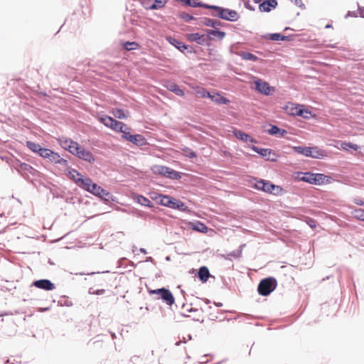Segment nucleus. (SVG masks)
<instances>
[{
  "mask_svg": "<svg viewBox=\"0 0 364 364\" xmlns=\"http://www.w3.org/2000/svg\"><path fill=\"white\" fill-rule=\"evenodd\" d=\"M154 194L155 196L152 197V198L156 200L161 205L181 211H186L188 210V207L180 200H177L169 196L159 193Z\"/></svg>",
  "mask_w": 364,
  "mask_h": 364,
  "instance_id": "obj_1",
  "label": "nucleus"
},
{
  "mask_svg": "<svg viewBox=\"0 0 364 364\" xmlns=\"http://www.w3.org/2000/svg\"><path fill=\"white\" fill-rule=\"evenodd\" d=\"M205 9L214 10L215 12L212 13L213 16L218 17L225 21H236L240 18L239 14L235 10L225 9L214 5L205 6Z\"/></svg>",
  "mask_w": 364,
  "mask_h": 364,
  "instance_id": "obj_2",
  "label": "nucleus"
},
{
  "mask_svg": "<svg viewBox=\"0 0 364 364\" xmlns=\"http://www.w3.org/2000/svg\"><path fill=\"white\" fill-rule=\"evenodd\" d=\"M292 149L301 155L305 156L311 157L314 159H322L326 156V153L323 150L318 149V147H307V146H293Z\"/></svg>",
  "mask_w": 364,
  "mask_h": 364,
  "instance_id": "obj_3",
  "label": "nucleus"
},
{
  "mask_svg": "<svg viewBox=\"0 0 364 364\" xmlns=\"http://www.w3.org/2000/svg\"><path fill=\"white\" fill-rule=\"evenodd\" d=\"M277 282L274 277H267L260 281L257 287V291L262 296H268L277 287Z\"/></svg>",
  "mask_w": 364,
  "mask_h": 364,
  "instance_id": "obj_4",
  "label": "nucleus"
},
{
  "mask_svg": "<svg viewBox=\"0 0 364 364\" xmlns=\"http://www.w3.org/2000/svg\"><path fill=\"white\" fill-rule=\"evenodd\" d=\"M197 93L203 98H210L218 105H227L230 102L228 98L221 96L218 92L212 94L204 88L200 89Z\"/></svg>",
  "mask_w": 364,
  "mask_h": 364,
  "instance_id": "obj_5",
  "label": "nucleus"
},
{
  "mask_svg": "<svg viewBox=\"0 0 364 364\" xmlns=\"http://www.w3.org/2000/svg\"><path fill=\"white\" fill-rule=\"evenodd\" d=\"M73 155L89 163H93L95 161L94 155L79 144L77 146L75 147V151H74Z\"/></svg>",
  "mask_w": 364,
  "mask_h": 364,
  "instance_id": "obj_6",
  "label": "nucleus"
},
{
  "mask_svg": "<svg viewBox=\"0 0 364 364\" xmlns=\"http://www.w3.org/2000/svg\"><path fill=\"white\" fill-rule=\"evenodd\" d=\"M168 0H141L143 7L146 10H156L163 8Z\"/></svg>",
  "mask_w": 364,
  "mask_h": 364,
  "instance_id": "obj_7",
  "label": "nucleus"
},
{
  "mask_svg": "<svg viewBox=\"0 0 364 364\" xmlns=\"http://www.w3.org/2000/svg\"><path fill=\"white\" fill-rule=\"evenodd\" d=\"M122 138L137 146H143L146 144L145 138L141 134H132L129 130L122 134Z\"/></svg>",
  "mask_w": 364,
  "mask_h": 364,
  "instance_id": "obj_8",
  "label": "nucleus"
},
{
  "mask_svg": "<svg viewBox=\"0 0 364 364\" xmlns=\"http://www.w3.org/2000/svg\"><path fill=\"white\" fill-rule=\"evenodd\" d=\"M59 144L65 150L68 151L70 154H73L75 151V147L77 146L78 143L73 141L70 139L61 137L58 139Z\"/></svg>",
  "mask_w": 364,
  "mask_h": 364,
  "instance_id": "obj_9",
  "label": "nucleus"
},
{
  "mask_svg": "<svg viewBox=\"0 0 364 364\" xmlns=\"http://www.w3.org/2000/svg\"><path fill=\"white\" fill-rule=\"evenodd\" d=\"M189 41L196 42L199 45H206L210 41V37L207 35H200L198 33H189L187 35Z\"/></svg>",
  "mask_w": 364,
  "mask_h": 364,
  "instance_id": "obj_10",
  "label": "nucleus"
},
{
  "mask_svg": "<svg viewBox=\"0 0 364 364\" xmlns=\"http://www.w3.org/2000/svg\"><path fill=\"white\" fill-rule=\"evenodd\" d=\"M255 89L262 94L269 95L271 94L272 91H274V88L270 87L267 82L263 81L262 80L258 79L255 82Z\"/></svg>",
  "mask_w": 364,
  "mask_h": 364,
  "instance_id": "obj_11",
  "label": "nucleus"
},
{
  "mask_svg": "<svg viewBox=\"0 0 364 364\" xmlns=\"http://www.w3.org/2000/svg\"><path fill=\"white\" fill-rule=\"evenodd\" d=\"M90 193L107 201L109 200V198L107 197L110 196V194L108 191L103 189L102 188H101L100 186L95 183H93Z\"/></svg>",
  "mask_w": 364,
  "mask_h": 364,
  "instance_id": "obj_12",
  "label": "nucleus"
},
{
  "mask_svg": "<svg viewBox=\"0 0 364 364\" xmlns=\"http://www.w3.org/2000/svg\"><path fill=\"white\" fill-rule=\"evenodd\" d=\"M167 40L171 45H173L182 53H185V50H187V53L193 52V48L191 47H189L188 45H186L185 43L175 38L168 37Z\"/></svg>",
  "mask_w": 364,
  "mask_h": 364,
  "instance_id": "obj_13",
  "label": "nucleus"
},
{
  "mask_svg": "<svg viewBox=\"0 0 364 364\" xmlns=\"http://www.w3.org/2000/svg\"><path fill=\"white\" fill-rule=\"evenodd\" d=\"M48 161L53 164H59L64 168H68L69 167L68 161L53 151L51 152V154H50Z\"/></svg>",
  "mask_w": 364,
  "mask_h": 364,
  "instance_id": "obj_14",
  "label": "nucleus"
},
{
  "mask_svg": "<svg viewBox=\"0 0 364 364\" xmlns=\"http://www.w3.org/2000/svg\"><path fill=\"white\" fill-rule=\"evenodd\" d=\"M278 5L277 0H266L259 5V9L262 12H269Z\"/></svg>",
  "mask_w": 364,
  "mask_h": 364,
  "instance_id": "obj_15",
  "label": "nucleus"
},
{
  "mask_svg": "<svg viewBox=\"0 0 364 364\" xmlns=\"http://www.w3.org/2000/svg\"><path fill=\"white\" fill-rule=\"evenodd\" d=\"M33 285L41 289L50 291L55 289V285L48 279H39L33 282Z\"/></svg>",
  "mask_w": 364,
  "mask_h": 364,
  "instance_id": "obj_16",
  "label": "nucleus"
},
{
  "mask_svg": "<svg viewBox=\"0 0 364 364\" xmlns=\"http://www.w3.org/2000/svg\"><path fill=\"white\" fill-rule=\"evenodd\" d=\"M21 167V168L18 173L21 174L24 178L29 177L30 175L33 176L36 175V170L34 169L30 164L23 163Z\"/></svg>",
  "mask_w": 364,
  "mask_h": 364,
  "instance_id": "obj_17",
  "label": "nucleus"
},
{
  "mask_svg": "<svg viewBox=\"0 0 364 364\" xmlns=\"http://www.w3.org/2000/svg\"><path fill=\"white\" fill-rule=\"evenodd\" d=\"M93 182L90 178H78L77 180V185L81 188L85 189V191L90 192V189L93 185Z\"/></svg>",
  "mask_w": 364,
  "mask_h": 364,
  "instance_id": "obj_18",
  "label": "nucleus"
},
{
  "mask_svg": "<svg viewBox=\"0 0 364 364\" xmlns=\"http://www.w3.org/2000/svg\"><path fill=\"white\" fill-rule=\"evenodd\" d=\"M160 298L167 304L171 306L174 301L175 299L172 294V293L167 289L164 288L163 291L160 295Z\"/></svg>",
  "mask_w": 364,
  "mask_h": 364,
  "instance_id": "obj_19",
  "label": "nucleus"
},
{
  "mask_svg": "<svg viewBox=\"0 0 364 364\" xmlns=\"http://www.w3.org/2000/svg\"><path fill=\"white\" fill-rule=\"evenodd\" d=\"M234 133V135L238 139H240L242 140V141L244 142H251V143H254L255 142V140L251 136H250L249 134L242 132V131H240V130H235L233 132Z\"/></svg>",
  "mask_w": 364,
  "mask_h": 364,
  "instance_id": "obj_20",
  "label": "nucleus"
},
{
  "mask_svg": "<svg viewBox=\"0 0 364 364\" xmlns=\"http://www.w3.org/2000/svg\"><path fill=\"white\" fill-rule=\"evenodd\" d=\"M269 135L277 136L278 137H284L287 132L285 129H280L276 125H271V128L267 130Z\"/></svg>",
  "mask_w": 364,
  "mask_h": 364,
  "instance_id": "obj_21",
  "label": "nucleus"
},
{
  "mask_svg": "<svg viewBox=\"0 0 364 364\" xmlns=\"http://www.w3.org/2000/svg\"><path fill=\"white\" fill-rule=\"evenodd\" d=\"M200 23L206 26H210L215 28L222 26L223 23L218 20H215L209 18H203L200 20Z\"/></svg>",
  "mask_w": 364,
  "mask_h": 364,
  "instance_id": "obj_22",
  "label": "nucleus"
},
{
  "mask_svg": "<svg viewBox=\"0 0 364 364\" xmlns=\"http://www.w3.org/2000/svg\"><path fill=\"white\" fill-rule=\"evenodd\" d=\"M4 159V158H2ZM5 159L6 162L9 164V166L11 167V168H14L18 172L20 171L21 168V165H23V162L20 161L17 159H15L14 157H5Z\"/></svg>",
  "mask_w": 364,
  "mask_h": 364,
  "instance_id": "obj_23",
  "label": "nucleus"
},
{
  "mask_svg": "<svg viewBox=\"0 0 364 364\" xmlns=\"http://www.w3.org/2000/svg\"><path fill=\"white\" fill-rule=\"evenodd\" d=\"M198 277L202 282H205L210 277V272L207 267H201L198 272Z\"/></svg>",
  "mask_w": 364,
  "mask_h": 364,
  "instance_id": "obj_24",
  "label": "nucleus"
},
{
  "mask_svg": "<svg viewBox=\"0 0 364 364\" xmlns=\"http://www.w3.org/2000/svg\"><path fill=\"white\" fill-rule=\"evenodd\" d=\"M110 129H112L116 132H122V134H124V133L126 132V130H129V128L126 124H124L123 122L117 121L116 119L114 122L112 127H110Z\"/></svg>",
  "mask_w": 364,
  "mask_h": 364,
  "instance_id": "obj_25",
  "label": "nucleus"
},
{
  "mask_svg": "<svg viewBox=\"0 0 364 364\" xmlns=\"http://www.w3.org/2000/svg\"><path fill=\"white\" fill-rule=\"evenodd\" d=\"M166 87L168 90L173 92L176 95L178 96H183L184 92L179 88V87L175 83L172 82H168L167 83Z\"/></svg>",
  "mask_w": 364,
  "mask_h": 364,
  "instance_id": "obj_26",
  "label": "nucleus"
},
{
  "mask_svg": "<svg viewBox=\"0 0 364 364\" xmlns=\"http://www.w3.org/2000/svg\"><path fill=\"white\" fill-rule=\"evenodd\" d=\"M316 177L321 178V176H317L316 173H305L304 176L300 178L301 181L309 183L310 184L316 183L315 178Z\"/></svg>",
  "mask_w": 364,
  "mask_h": 364,
  "instance_id": "obj_27",
  "label": "nucleus"
},
{
  "mask_svg": "<svg viewBox=\"0 0 364 364\" xmlns=\"http://www.w3.org/2000/svg\"><path fill=\"white\" fill-rule=\"evenodd\" d=\"M293 114L302 117L304 119H309L311 116V112L304 109L301 107H296V110L292 113Z\"/></svg>",
  "mask_w": 364,
  "mask_h": 364,
  "instance_id": "obj_28",
  "label": "nucleus"
},
{
  "mask_svg": "<svg viewBox=\"0 0 364 364\" xmlns=\"http://www.w3.org/2000/svg\"><path fill=\"white\" fill-rule=\"evenodd\" d=\"M168 168L169 167L165 166L157 165L152 168V171L155 173H158L166 177L168 171Z\"/></svg>",
  "mask_w": 364,
  "mask_h": 364,
  "instance_id": "obj_29",
  "label": "nucleus"
},
{
  "mask_svg": "<svg viewBox=\"0 0 364 364\" xmlns=\"http://www.w3.org/2000/svg\"><path fill=\"white\" fill-rule=\"evenodd\" d=\"M182 2L185 3L186 5L192 6V7H203L210 6L209 4H203L202 2H198V0H181Z\"/></svg>",
  "mask_w": 364,
  "mask_h": 364,
  "instance_id": "obj_30",
  "label": "nucleus"
},
{
  "mask_svg": "<svg viewBox=\"0 0 364 364\" xmlns=\"http://www.w3.org/2000/svg\"><path fill=\"white\" fill-rule=\"evenodd\" d=\"M136 199L137 203H139L141 205L149 207V208L153 207V203L147 198H146L141 195L136 196Z\"/></svg>",
  "mask_w": 364,
  "mask_h": 364,
  "instance_id": "obj_31",
  "label": "nucleus"
},
{
  "mask_svg": "<svg viewBox=\"0 0 364 364\" xmlns=\"http://www.w3.org/2000/svg\"><path fill=\"white\" fill-rule=\"evenodd\" d=\"M114 119L107 115H104L100 117V121L106 127L110 128L112 127V125L114 122Z\"/></svg>",
  "mask_w": 364,
  "mask_h": 364,
  "instance_id": "obj_32",
  "label": "nucleus"
},
{
  "mask_svg": "<svg viewBox=\"0 0 364 364\" xmlns=\"http://www.w3.org/2000/svg\"><path fill=\"white\" fill-rule=\"evenodd\" d=\"M26 146L33 152L37 153V154H39V152L41 151V150L42 149V146L39 144H37V143H35V142H33L31 141H28L26 142Z\"/></svg>",
  "mask_w": 364,
  "mask_h": 364,
  "instance_id": "obj_33",
  "label": "nucleus"
},
{
  "mask_svg": "<svg viewBox=\"0 0 364 364\" xmlns=\"http://www.w3.org/2000/svg\"><path fill=\"white\" fill-rule=\"evenodd\" d=\"M122 46L127 50H136L137 48H139V45L138 43H136L135 41H132V42L127 41V42L122 43Z\"/></svg>",
  "mask_w": 364,
  "mask_h": 364,
  "instance_id": "obj_34",
  "label": "nucleus"
},
{
  "mask_svg": "<svg viewBox=\"0 0 364 364\" xmlns=\"http://www.w3.org/2000/svg\"><path fill=\"white\" fill-rule=\"evenodd\" d=\"M252 149L262 156H267L271 154V149L252 146Z\"/></svg>",
  "mask_w": 364,
  "mask_h": 364,
  "instance_id": "obj_35",
  "label": "nucleus"
},
{
  "mask_svg": "<svg viewBox=\"0 0 364 364\" xmlns=\"http://www.w3.org/2000/svg\"><path fill=\"white\" fill-rule=\"evenodd\" d=\"M193 230L198 231L200 232H206L208 231V227L203 223L197 222L193 225Z\"/></svg>",
  "mask_w": 364,
  "mask_h": 364,
  "instance_id": "obj_36",
  "label": "nucleus"
},
{
  "mask_svg": "<svg viewBox=\"0 0 364 364\" xmlns=\"http://www.w3.org/2000/svg\"><path fill=\"white\" fill-rule=\"evenodd\" d=\"M207 33L208 37L210 36H215L218 38L219 39H223L225 36V33L224 31H218V30H208Z\"/></svg>",
  "mask_w": 364,
  "mask_h": 364,
  "instance_id": "obj_37",
  "label": "nucleus"
},
{
  "mask_svg": "<svg viewBox=\"0 0 364 364\" xmlns=\"http://www.w3.org/2000/svg\"><path fill=\"white\" fill-rule=\"evenodd\" d=\"M241 58L245 60H251L255 62L258 60V57L248 52H242L240 54Z\"/></svg>",
  "mask_w": 364,
  "mask_h": 364,
  "instance_id": "obj_38",
  "label": "nucleus"
},
{
  "mask_svg": "<svg viewBox=\"0 0 364 364\" xmlns=\"http://www.w3.org/2000/svg\"><path fill=\"white\" fill-rule=\"evenodd\" d=\"M69 177L77 184V180L78 178H82L83 176L77 170L72 169L71 171H69Z\"/></svg>",
  "mask_w": 364,
  "mask_h": 364,
  "instance_id": "obj_39",
  "label": "nucleus"
},
{
  "mask_svg": "<svg viewBox=\"0 0 364 364\" xmlns=\"http://www.w3.org/2000/svg\"><path fill=\"white\" fill-rule=\"evenodd\" d=\"M245 246V245H240V248L238 250H234V251H232L231 252H230L228 255V258L229 259H231L232 258H239L240 257L241 255H242V247Z\"/></svg>",
  "mask_w": 364,
  "mask_h": 364,
  "instance_id": "obj_40",
  "label": "nucleus"
},
{
  "mask_svg": "<svg viewBox=\"0 0 364 364\" xmlns=\"http://www.w3.org/2000/svg\"><path fill=\"white\" fill-rule=\"evenodd\" d=\"M166 177L171 179H179L181 178V173L171 168H168V171Z\"/></svg>",
  "mask_w": 364,
  "mask_h": 364,
  "instance_id": "obj_41",
  "label": "nucleus"
},
{
  "mask_svg": "<svg viewBox=\"0 0 364 364\" xmlns=\"http://www.w3.org/2000/svg\"><path fill=\"white\" fill-rule=\"evenodd\" d=\"M352 213L355 218L360 220L361 221H364V210L363 209H361V208L355 209Z\"/></svg>",
  "mask_w": 364,
  "mask_h": 364,
  "instance_id": "obj_42",
  "label": "nucleus"
},
{
  "mask_svg": "<svg viewBox=\"0 0 364 364\" xmlns=\"http://www.w3.org/2000/svg\"><path fill=\"white\" fill-rule=\"evenodd\" d=\"M341 147L346 151L350 149H353L354 151H357L359 149V146L357 144H352L350 142H344L341 144Z\"/></svg>",
  "mask_w": 364,
  "mask_h": 364,
  "instance_id": "obj_43",
  "label": "nucleus"
},
{
  "mask_svg": "<svg viewBox=\"0 0 364 364\" xmlns=\"http://www.w3.org/2000/svg\"><path fill=\"white\" fill-rule=\"evenodd\" d=\"M279 188V186H277L271 183L270 182H265V186L262 188V191H263L266 193H273V191H274L275 188Z\"/></svg>",
  "mask_w": 364,
  "mask_h": 364,
  "instance_id": "obj_44",
  "label": "nucleus"
},
{
  "mask_svg": "<svg viewBox=\"0 0 364 364\" xmlns=\"http://www.w3.org/2000/svg\"><path fill=\"white\" fill-rule=\"evenodd\" d=\"M269 39L272 41H287L289 37L287 36H282L279 33H271L269 34Z\"/></svg>",
  "mask_w": 364,
  "mask_h": 364,
  "instance_id": "obj_45",
  "label": "nucleus"
},
{
  "mask_svg": "<svg viewBox=\"0 0 364 364\" xmlns=\"http://www.w3.org/2000/svg\"><path fill=\"white\" fill-rule=\"evenodd\" d=\"M183 154L188 158L193 159L196 157V154L191 149L185 147L182 149Z\"/></svg>",
  "mask_w": 364,
  "mask_h": 364,
  "instance_id": "obj_46",
  "label": "nucleus"
},
{
  "mask_svg": "<svg viewBox=\"0 0 364 364\" xmlns=\"http://www.w3.org/2000/svg\"><path fill=\"white\" fill-rule=\"evenodd\" d=\"M113 114L118 119H126L127 117V115L122 109H116L113 110Z\"/></svg>",
  "mask_w": 364,
  "mask_h": 364,
  "instance_id": "obj_47",
  "label": "nucleus"
},
{
  "mask_svg": "<svg viewBox=\"0 0 364 364\" xmlns=\"http://www.w3.org/2000/svg\"><path fill=\"white\" fill-rule=\"evenodd\" d=\"M53 151L47 149V148H43L41 149V151L39 152V156H41L43 159H48L50 154H51V152Z\"/></svg>",
  "mask_w": 364,
  "mask_h": 364,
  "instance_id": "obj_48",
  "label": "nucleus"
},
{
  "mask_svg": "<svg viewBox=\"0 0 364 364\" xmlns=\"http://www.w3.org/2000/svg\"><path fill=\"white\" fill-rule=\"evenodd\" d=\"M178 16L186 22H189L190 21L195 19L192 15L186 12H181Z\"/></svg>",
  "mask_w": 364,
  "mask_h": 364,
  "instance_id": "obj_49",
  "label": "nucleus"
},
{
  "mask_svg": "<svg viewBox=\"0 0 364 364\" xmlns=\"http://www.w3.org/2000/svg\"><path fill=\"white\" fill-rule=\"evenodd\" d=\"M306 223L311 228H314L316 226V221L314 219H312V218H307L306 220Z\"/></svg>",
  "mask_w": 364,
  "mask_h": 364,
  "instance_id": "obj_50",
  "label": "nucleus"
},
{
  "mask_svg": "<svg viewBox=\"0 0 364 364\" xmlns=\"http://www.w3.org/2000/svg\"><path fill=\"white\" fill-rule=\"evenodd\" d=\"M316 175L321 176V178L316 177V178H315L316 183H314V184L315 185H320V184H321L323 183V181L324 175L321 174V173H316Z\"/></svg>",
  "mask_w": 364,
  "mask_h": 364,
  "instance_id": "obj_51",
  "label": "nucleus"
},
{
  "mask_svg": "<svg viewBox=\"0 0 364 364\" xmlns=\"http://www.w3.org/2000/svg\"><path fill=\"white\" fill-rule=\"evenodd\" d=\"M265 186V181L264 180L258 181L255 184V188L258 190H262Z\"/></svg>",
  "mask_w": 364,
  "mask_h": 364,
  "instance_id": "obj_52",
  "label": "nucleus"
},
{
  "mask_svg": "<svg viewBox=\"0 0 364 364\" xmlns=\"http://www.w3.org/2000/svg\"><path fill=\"white\" fill-rule=\"evenodd\" d=\"M164 289V288L154 289V290L151 291L150 293L153 294H159L160 296Z\"/></svg>",
  "mask_w": 364,
  "mask_h": 364,
  "instance_id": "obj_53",
  "label": "nucleus"
},
{
  "mask_svg": "<svg viewBox=\"0 0 364 364\" xmlns=\"http://www.w3.org/2000/svg\"><path fill=\"white\" fill-rule=\"evenodd\" d=\"M292 1H294V4L299 7L304 6V4L302 3L301 0H291Z\"/></svg>",
  "mask_w": 364,
  "mask_h": 364,
  "instance_id": "obj_54",
  "label": "nucleus"
},
{
  "mask_svg": "<svg viewBox=\"0 0 364 364\" xmlns=\"http://www.w3.org/2000/svg\"><path fill=\"white\" fill-rule=\"evenodd\" d=\"M354 203L356 205H363V202L360 199H358V198L355 199L354 200Z\"/></svg>",
  "mask_w": 364,
  "mask_h": 364,
  "instance_id": "obj_55",
  "label": "nucleus"
},
{
  "mask_svg": "<svg viewBox=\"0 0 364 364\" xmlns=\"http://www.w3.org/2000/svg\"><path fill=\"white\" fill-rule=\"evenodd\" d=\"M105 289H97V290H95V294H97V295H101V294H103L105 293Z\"/></svg>",
  "mask_w": 364,
  "mask_h": 364,
  "instance_id": "obj_56",
  "label": "nucleus"
},
{
  "mask_svg": "<svg viewBox=\"0 0 364 364\" xmlns=\"http://www.w3.org/2000/svg\"><path fill=\"white\" fill-rule=\"evenodd\" d=\"M88 292L90 294H95V290H93L92 288H90Z\"/></svg>",
  "mask_w": 364,
  "mask_h": 364,
  "instance_id": "obj_57",
  "label": "nucleus"
},
{
  "mask_svg": "<svg viewBox=\"0 0 364 364\" xmlns=\"http://www.w3.org/2000/svg\"><path fill=\"white\" fill-rule=\"evenodd\" d=\"M146 262H153L152 257H146Z\"/></svg>",
  "mask_w": 364,
  "mask_h": 364,
  "instance_id": "obj_58",
  "label": "nucleus"
},
{
  "mask_svg": "<svg viewBox=\"0 0 364 364\" xmlns=\"http://www.w3.org/2000/svg\"><path fill=\"white\" fill-rule=\"evenodd\" d=\"M186 311L187 312H192V311H196V310L193 308H191V309H187Z\"/></svg>",
  "mask_w": 364,
  "mask_h": 364,
  "instance_id": "obj_59",
  "label": "nucleus"
},
{
  "mask_svg": "<svg viewBox=\"0 0 364 364\" xmlns=\"http://www.w3.org/2000/svg\"><path fill=\"white\" fill-rule=\"evenodd\" d=\"M140 252L144 254L146 253V250L144 248H140Z\"/></svg>",
  "mask_w": 364,
  "mask_h": 364,
  "instance_id": "obj_60",
  "label": "nucleus"
},
{
  "mask_svg": "<svg viewBox=\"0 0 364 364\" xmlns=\"http://www.w3.org/2000/svg\"><path fill=\"white\" fill-rule=\"evenodd\" d=\"M263 0H254L256 4H261Z\"/></svg>",
  "mask_w": 364,
  "mask_h": 364,
  "instance_id": "obj_61",
  "label": "nucleus"
},
{
  "mask_svg": "<svg viewBox=\"0 0 364 364\" xmlns=\"http://www.w3.org/2000/svg\"><path fill=\"white\" fill-rule=\"evenodd\" d=\"M48 310H49V308L41 309L40 311L43 312V311H46Z\"/></svg>",
  "mask_w": 364,
  "mask_h": 364,
  "instance_id": "obj_62",
  "label": "nucleus"
},
{
  "mask_svg": "<svg viewBox=\"0 0 364 364\" xmlns=\"http://www.w3.org/2000/svg\"><path fill=\"white\" fill-rule=\"evenodd\" d=\"M181 343V341L176 342V346H179Z\"/></svg>",
  "mask_w": 364,
  "mask_h": 364,
  "instance_id": "obj_63",
  "label": "nucleus"
},
{
  "mask_svg": "<svg viewBox=\"0 0 364 364\" xmlns=\"http://www.w3.org/2000/svg\"><path fill=\"white\" fill-rule=\"evenodd\" d=\"M330 27H331V25H329V24H328V25H326V28H330Z\"/></svg>",
  "mask_w": 364,
  "mask_h": 364,
  "instance_id": "obj_64",
  "label": "nucleus"
}]
</instances>
